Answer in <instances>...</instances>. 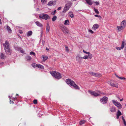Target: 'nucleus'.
Here are the masks:
<instances>
[{
    "instance_id": "nucleus-16",
    "label": "nucleus",
    "mask_w": 126,
    "mask_h": 126,
    "mask_svg": "<svg viewBox=\"0 0 126 126\" xmlns=\"http://www.w3.org/2000/svg\"><path fill=\"white\" fill-rule=\"evenodd\" d=\"M47 26H46V31L47 33H49V30H50V27L49 24L48 23L47 24Z\"/></svg>"
},
{
    "instance_id": "nucleus-47",
    "label": "nucleus",
    "mask_w": 126,
    "mask_h": 126,
    "mask_svg": "<svg viewBox=\"0 0 126 126\" xmlns=\"http://www.w3.org/2000/svg\"><path fill=\"white\" fill-rule=\"evenodd\" d=\"M124 126H126V122L125 120L123 121Z\"/></svg>"
},
{
    "instance_id": "nucleus-50",
    "label": "nucleus",
    "mask_w": 126,
    "mask_h": 126,
    "mask_svg": "<svg viewBox=\"0 0 126 126\" xmlns=\"http://www.w3.org/2000/svg\"><path fill=\"white\" fill-rule=\"evenodd\" d=\"M121 117H122V120H123V121L125 120V119L124 118V117L123 116H122Z\"/></svg>"
},
{
    "instance_id": "nucleus-42",
    "label": "nucleus",
    "mask_w": 126,
    "mask_h": 126,
    "mask_svg": "<svg viewBox=\"0 0 126 126\" xmlns=\"http://www.w3.org/2000/svg\"><path fill=\"white\" fill-rule=\"evenodd\" d=\"M9 97L10 98V104H11V103L14 104V102L13 101H11V98H10V96H9Z\"/></svg>"
},
{
    "instance_id": "nucleus-1",
    "label": "nucleus",
    "mask_w": 126,
    "mask_h": 126,
    "mask_svg": "<svg viewBox=\"0 0 126 126\" xmlns=\"http://www.w3.org/2000/svg\"><path fill=\"white\" fill-rule=\"evenodd\" d=\"M66 83L69 85L70 87L77 89H79V86L76 84L74 81L72 80L67 79L66 80Z\"/></svg>"
},
{
    "instance_id": "nucleus-60",
    "label": "nucleus",
    "mask_w": 126,
    "mask_h": 126,
    "mask_svg": "<svg viewBox=\"0 0 126 126\" xmlns=\"http://www.w3.org/2000/svg\"><path fill=\"white\" fill-rule=\"evenodd\" d=\"M46 50H49V49L47 48V47L46 48Z\"/></svg>"
},
{
    "instance_id": "nucleus-9",
    "label": "nucleus",
    "mask_w": 126,
    "mask_h": 126,
    "mask_svg": "<svg viewBox=\"0 0 126 126\" xmlns=\"http://www.w3.org/2000/svg\"><path fill=\"white\" fill-rule=\"evenodd\" d=\"M62 30L65 34H67L68 32V30L67 28L65 26H63L61 28Z\"/></svg>"
},
{
    "instance_id": "nucleus-27",
    "label": "nucleus",
    "mask_w": 126,
    "mask_h": 126,
    "mask_svg": "<svg viewBox=\"0 0 126 126\" xmlns=\"http://www.w3.org/2000/svg\"><path fill=\"white\" fill-rule=\"evenodd\" d=\"M48 58V57L47 56L45 57L44 56H43L42 59L43 61L45 62L46 60Z\"/></svg>"
},
{
    "instance_id": "nucleus-59",
    "label": "nucleus",
    "mask_w": 126,
    "mask_h": 126,
    "mask_svg": "<svg viewBox=\"0 0 126 126\" xmlns=\"http://www.w3.org/2000/svg\"><path fill=\"white\" fill-rule=\"evenodd\" d=\"M43 33V32H41V36H42V34Z\"/></svg>"
},
{
    "instance_id": "nucleus-41",
    "label": "nucleus",
    "mask_w": 126,
    "mask_h": 126,
    "mask_svg": "<svg viewBox=\"0 0 126 126\" xmlns=\"http://www.w3.org/2000/svg\"><path fill=\"white\" fill-rule=\"evenodd\" d=\"M56 10H55L53 12H52L51 13V14L52 15H54L56 13Z\"/></svg>"
},
{
    "instance_id": "nucleus-21",
    "label": "nucleus",
    "mask_w": 126,
    "mask_h": 126,
    "mask_svg": "<svg viewBox=\"0 0 126 126\" xmlns=\"http://www.w3.org/2000/svg\"><path fill=\"white\" fill-rule=\"evenodd\" d=\"M110 110L111 112L115 111L116 110V109L114 107H111L110 108Z\"/></svg>"
},
{
    "instance_id": "nucleus-55",
    "label": "nucleus",
    "mask_w": 126,
    "mask_h": 126,
    "mask_svg": "<svg viewBox=\"0 0 126 126\" xmlns=\"http://www.w3.org/2000/svg\"><path fill=\"white\" fill-rule=\"evenodd\" d=\"M90 53V52H87L86 54H88L89 55V54Z\"/></svg>"
},
{
    "instance_id": "nucleus-2",
    "label": "nucleus",
    "mask_w": 126,
    "mask_h": 126,
    "mask_svg": "<svg viewBox=\"0 0 126 126\" xmlns=\"http://www.w3.org/2000/svg\"><path fill=\"white\" fill-rule=\"evenodd\" d=\"M4 47V49L6 54L8 55H10L11 53V50L10 49L9 43L7 41L5 42V44H3Z\"/></svg>"
},
{
    "instance_id": "nucleus-33",
    "label": "nucleus",
    "mask_w": 126,
    "mask_h": 126,
    "mask_svg": "<svg viewBox=\"0 0 126 126\" xmlns=\"http://www.w3.org/2000/svg\"><path fill=\"white\" fill-rule=\"evenodd\" d=\"M94 10L95 12L97 14H98L99 13V12L97 9H95V8H94Z\"/></svg>"
},
{
    "instance_id": "nucleus-44",
    "label": "nucleus",
    "mask_w": 126,
    "mask_h": 126,
    "mask_svg": "<svg viewBox=\"0 0 126 126\" xmlns=\"http://www.w3.org/2000/svg\"><path fill=\"white\" fill-rule=\"evenodd\" d=\"M95 3L96 5H98L99 4V3L98 1H96L95 2Z\"/></svg>"
},
{
    "instance_id": "nucleus-53",
    "label": "nucleus",
    "mask_w": 126,
    "mask_h": 126,
    "mask_svg": "<svg viewBox=\"0 0 126 126\" xmlns=\"http://www.w3.org/2000/svg\"><path fill=\"white\" fill-rule=\"evenodd\" d=\"M123 100V98H122V99H121L120 100V101H122Z\"/></svg>"
},
{
    "instance_id": "nucleus-23",
    "label": "nucleus",
    "mask_w": 126,
    "mask_h": 126,
    "mask_svg": "<svg viewBox=\"0 0 126 126\" xmlns=\"http://www.w3.org/2000/svg\"><path fill=\"white\" fill-rule=\"evenodd\" d=\"M0 57L1 59H4L5 57L4 54L2 53L0 54Z\"/></svg>"
},
{
    "instance_id": "nucleus-32",
    "label": "nucleus",
    "mask_w": 126,
    "mask_h": 126,
    "mask_svg": "<svg viewBox=\"0 0 126 126\" xmlns=\"http://www.w3.org/2000/svg\"><path fill=\"white\" fill-rule=\"evenodd\" d=\"M81 58H83L84 59H88L89 58L88 56L87 55L84 56L83 57H81Z\"/></svg>"
},
{
    "instance_id": "nucleus-12",
    "label": "nucleus",
    "mask_w": 126,
    "mask_h": 126,
    "mask_svg": "<svg viewBox=\"0 0 126 126\" xmlns=\"http://www.w3.org/2000/svg\"><path fill=\"white\" fill-rule=\"evenodd\" d=\"M121 115L122 113L119 110H118L116 114L117 119H118L119 116Z\"/></svg>"
},
{
    "instance_id": "nucleus-22",
    "label": "nucleus",
    "mask_w": 126,
    "mask_h": 126,
    "mask_svg": "<svg viewBox=\"0 0 126 126\" xmlns=\"http://www.w3.org/2000/svg\"><path fill=\"white\" fill-rule=\"evenodd\" d=\"M32 31H29L28 32L27 34V35L28 36H29L32 35Z\"/></svg>"
},
{
    "instance_id": "nucleus-3",
    "label": "nucleus",
    "mask_w": 126,
    "mask_h": 126,
    "mask_svg": "<svg viewBox=\"0 0 126 126\" xmlns=\"http://www.w3.org/2000/svg\"><path fill=\"white\" fill-rule=\"evenodd\" d=\"M52 76L55 79H59L62 78L61 75L58 72L53 71L50 72Z\"/></svg>"
},
{
    "instance_id": "nucleus-18",
    "label": "nucleus",
    "mask_w": 126,
    "mask_h": 126,
    "mask_svg": "<svg viewBox=\"0 0 126 126\" xmlns=\"http://www.w3.org/2000/svg\"><path fill=\"white\" fill-rule=\"evenodd\" d=\"M109 82V84L111 86L113 87H115L116 88L118 87V84H115L114 83H112L111 82Z\"/></svg>"
},
{
    "instance_id": "nucleus-36",
    "label": "nucleus",
    "mask_w": 126,
    "mask_h": 126,
    "mask_svg": "<svg viewBox=\"0 0 126 126\" xmlns=\"http://www.w3.org/2000/svg\"><path fill=\"white\" fill-rule=\"evenodd\" d=\"M30 55H34V56H35V53L33 52H32V51L31 52H30Z\"/></svg>"
},
{
    "instance_id": "nucleus-11",
    "label": "nucleus",
    "mask_w": 126,
    "mask_h": 126,
    "mask_svg": "<svg viewBox=\"0 0 126 126\" xmlns=\"http://www.w3.org/2000/svg\"><path fill=\"white\" fill-rule=\"evenodd\" d=\"M90 74L94 76L97 77H100L101 76V75L100 74L98 73H95L93 72H91Z\"/></svg>"
},
{
    "instance_id": "nucleus-40",
    "label": "nucleus",
    "mask_w": 126,
    "mask_h": 126,
    "mask_svg": "<svg viewBox=\"0 0 126 126\" xmlns=\"http://www.w3.org/2000/svg\"><path fill=\"white\" fill-rule=\"evenodd\" d=\"M96 17H98L99 18H101V17L100 16L98 15H94Z\"/></svg>"
},
{
    "instance_id": "nucleus-58",
    "label": "nucleus",
    "mask_w": 126,
    "mask_h": 126,
    "mask_svg": "<svg viewBox=\"0 0 126 126\" xmlns=\"http://www.w3.org/2000/svg\"><path fill=\"white\" fill-rule=\"evenodd\" d=\"M76 0H71V1H76Z\"/></svg>"
},
{
    "instance_id": "nucleus-64",
    "label": "nucleus",
    "mask_w": 126,
    "mask_h": 126,
    "mask_svg": "<svg viewBox=\"0 0 126 126\" xmlns=\"http://www.w3.org/2000/svg\"><path fill=\"white\" fill-rule=\"evenodd\" d=\"M125 106L126 107V104L125 105Z\"/></svg>"
},
{
    "instance_id": "nucleus-56",
    "label": "nucleus",
    "mask_w": 126,
    "mask_h": 126,
    "mask_svg": "<svg viewBox=\"0 0 126 126\" xmlns=\"http://www.w3.org/2000/svg\"><path fill=\"white\" fill-rule=\"evenodd\" d=\"M3 63H0V64L1 65H2L3 64Z\"/></svg>"
},
{
    "instance_id": "nucleus-48",
    "label": "nucleus",
    "mask_w": 126,
    "mask_h": 126,
    "mask_svg": "<svg viewBox=\"0 0 126 126\" xmlns=\"http://www.w3.org/2000/svg\"><path fill=\"white\" fill-rule=\"evenodd\" d=\"M62 8V7H58L57 9V10H60Z\"/></svg>"
},
{
    "instance_id": "nucleus-38",
    "label": "nucleus",
    "mask_w": 126,
    "mask_h": 126,
    "mask_svg": "<svg viewBox=\"0 0 126 126\" xmlns=\"http://www.w3.org/2000/svg\"><path fill=\"white\" fill-rule=\"evenodd\" d=\"M120 79L123 80H125L126 79V78H125L123 77H119V78Z\"/></svg>"
},
{
    "instance_id": "nucleus-13",
    "label": "nucleus",
    "mask_w": 126,
    "mask_h": 126,
    "mask_svg": "<svg viewBox=\"0 0 126 126\" xmlns=\"http://www.w3.org/2000/svg\"><path fill=\"white\" fill-rule=\"evenodd\" d=\"M99 27V25L96 24L94 25L92 28V29L94 30H95Z\"/></svg>"
},
{
    "instance_id": "nucleus-10",
    "label": "nucleus",
    "mask_w": 126,
    "mask_h": 126,
    "mask_svg": "<svg viewBox=\"0 0 126 126\" xmlns=\"http://www.w3.org/2000/svg\"><path fill=\"white\" fill-rule=\"evenodd\" d=\"M108 98L106 97H104L100 99V101L103 103V104H105L107 102Z\"/></svg>"
},
{
    "instance_id": "nucleus-14",
    "label": "nucleus",
    "mask_w": 126,
    "mask_h": 126,
    "mask_svg": "<svg viewBox=\"0 0 126 126\" xmlns=\"http://www.w3.org/2000/svg\"><path fill=\"white\" fill-rule=\"evenodd\" d=\"M121 25L124 28L126 26V21L125 20L123 21L121 24Z\"/></svg>"
},
{
    "instance_id": "nucleus-49",
    "label": "nucleus",
    "mask_w": 126,
    "mask_h": 126,
    "mask_svg": "<svg viewBox=\"0 0 126 126\" xmlns=\"http://www.w3.org/2000/svg\"><path fill=\"white\" fill-rule=\"evenodd\" d=\"M12 100H16L17 99V98L16 97H15V98H12Z\"/></svg>"
},
{
    "instance_id": "nucleus-35",
    "label": "nucleus",
    "mask_w": 126,
    "mask_h": 126,
    "mask_svg": "<svg viewBox=\"0 0 126 126\" xmlns=\"http://www.w3.org/2000/svg\"><path fill=\"white\" fill-rule=\"evenodd\" d=\"M41 0L42 3L45 4L47 1V0Z\"/></svg>"
},
{
    "instance_id": "nucleus-25",
    "label": "nucleus",
    "mask_w": 126,
    "mask_h": 126,
    "mask_svg": "<svg viewBox=\"0 0 126 126\" xmlns=\"http://www.w3.org/2000/svg\"><path fill=\"white\" fill-rule=\"evenodd\" d=\"M87 3L90 5H92V3L91 0H85Z\"/></svg>"
},
{
    "instance_id": "nucleus-52",
    "label": "nucleus",
    "mask_w": 126,
    "mask_h": 126,
    "mask_svg": "<svg viewBox=\"0 0 126 126\" xmlns=\"http://www.w3.org/2000/svg\"><path fill=\"white\" fill-rule=\"evenodd\" d=\"M83 52L84 53H86H86L87 52H86L84 50H83Z\"/></svg>"
},
{
    "instance_id": "nucleus-29",
    "label": "nucleus",
    "mask_w": 126,
    "mask_h": 126,
    "mask_svg": "<svg viewBox=\"0 0 126 126\" xmlns=\"http://www.w3.org/2000/svg\"><path fill=\"white\" fill-rule=\"evenodd\" d=\"M57 18V16H54L53 17V18H52V20L53 21H54L56 20Z\"/></svg>"
},
{
    "instance_id": "nucleus-54",
    "label": "nucleus",
    "mask_w": 126,
    "mask_h": 126,
    "mask_svg": "<svg viewBox=\"0 0 126 126\" xmlns=\"http://www.w3.org/2000/svg\"><path fill=\"white\" fill-rule=\"evenodd\" d=\"M20 51H21V52L22 53H23V50H21Z\"/></svg>"
},
{
    "instance_id": "nucleus-4",
    "label": "nucleus",
    "mask_w": 126,
    "mask_h": 126,
    "mask_svg": "<svg viewBox=\"0 0 126 126\" xmlns=\"http://www.w3.org/2000/svg\"><path fill=\"white\" fill-rule=\"evenodd\" d=\"M71 5L72 3L70 2L67 3L65 5V7L63 10V12L64 13H65L69 10L70 8L71 7Z\"/></svg>"
},
{
    "instance_id": "nucleus-43",
    "label": "nucleus",
    "mask_w": 126,
    "mask_h": 126,
    "mask_svg": "<svg viewBox=\"0 0 126 126\" xmlns=\"http://www.w3.org/2000/svg\"><path fill=\"white\" fill-rule=\"evenodd\" d=\"M89 32H90L91 33H94V32L92 30H89Z\"/></svg>"
},
{
    "instance_id": "nucleus-39",
    "label": "nucleus",
    "mask_w": 126,
    "mask_h": 126,
    "mask_svg": "<svg viewBox=\"0 0 126 126\" xmlns=\"http://www.w3.org/2000/svg\"><path fill=\"white\" fill-rule=\"evenodd\" d=\"M33 103L35 104H36L37 103V100L36 99L34 100L33 101Z\"/></svg>"
},
{
    "instance_id": "nucleus-19",
    "label": "nucleus",
    "mask_w": 126,
    "mask_h": 126,
    "mask_svg": "<svg viewBox=\"0 0 126 126\" xmlns=\"http://www.w3.org/2000/svg\"><path fill=\"white\" fill-rule=\"evenodd\" d=\"M117 28L118 31H120L124 29L122 26L121 25L120 26H118L117 27Z\"/></svg>"
},
{
    "instance_id": "nucleus-7",
    "label": "nucleus",
    "mask_w": 126,
    "mask_h": 126,
    "mask_svg": "<svg viewBox=\"0 0 126 126\" xmlns=\"http://www.w3.org/2000/svg\"><path fill=\"white\" fill-rule=\"evenodd\" d=\"M126 44L125 43V40H123L122 42L121 46L120 47H116V48L118 50L122 49L124 48V46H125Z\"/></svg>"
},
{
    "instance_id": "nucleus-37",
    "label": "nucleus",
    "mask_w": 126,
    "mask_h": 126,
    "mask_svg": "<svg viewBox=\"0 0 126 126\" xmlns=\"http://www.w3.org/2000/svg\"><path fill=\"white\" fill-rule=\"evenodd\" d=\"M37 64H36L35 63H33L32 64V66L34 67H35V66L36 67Z\"/></svg>"
},
{
    "instance_id": "nucleus-57",
    "label": "nucleus",
    "mask_w": 126,
    "mask_h": 126,
    "mask_svg": "<svg viewBox=\"0 0 126 126\" xmlns=\"http://www.w3.org/2000/svg\"><path fill=\"white\" fill-rule=\"evenodd\" d=\"M0 24H2V23H1V19H0Z\"/></svg>"
},
{
    "instance_id": "nucleus-30",
    "label": "nucleus",
    "mask_w": 126,
    "mask_h": 126,
    "mask_svg": "<svg viewBox=\"0 0 126 126\" xmlns=\"http://www.w3.org/2000/svg\"><path fill=\"white\" fill-rule=\"evenodd\" d=\"M26 58L27 60H30L31 59V57L30 56H27L26 57Z\"/></svg>"
},
{
    "instance_id": "nucleus-31",
    "label": "nucleus",
    "mask_w": 126,
    "mask_h": 126,
    "mask_svg": "<svg viewBox=\"0 0 126 126\" xmlns=\"http://www.w3.org/2000/svg\"><path fill=\"white\" fill-rule=\"evenodd\" d=\"M69 16L71 18H73L74 17L73 14L71 12L69 13Z\"/></svg>"
},
{
    "instance_id": "nucleus-45",
    "label": "nucleus",
    "mask_w": 126,
    "mask_h": 126,
    "mask_svg": "<svg viewBox=\"0 0 126 126\" xmlns=\"http://www.w3.org/2000/svg\"><path fill=\"white\" fill-rule=\"evenodd\" d=\"M19 32L21 34H22L23 33V31L21 30H19Z\"/></svg>"
},
{
    "instance_id": "nucleus-26",
    "label": "nucleus",
    "mask_w": 126,
    "mask_h": 126,
    "mask_svg": "<svg viewBox=\"0 0 126 126\" xmlns=\"http://www.w3.org/2000/svg\"><path fill=\"white\" fill-rule=\"evenodd\" d=\"M69 22L68 20H65L64 24L65 25H69Z\"/></svg>"
},
{
    "instance_id": "nucleus-34",
    "label": "nucleus",
    "mask_w": 126,
    "mask_h": 126,
    "mask_svg": "<svg viewBox=\"0 0 126 126\" xmlns=\"http://www.w3.org/2000/svg\"><path fill=\"white\" fill-rule=\"evenodd\" d=\"M88 56L89 58L90 59H91L92 57V54L90 53L89 54Z\"/></svg>"
},
{
    "instance_id": "nucleus-24",
    "label": "nucleus",
    "mask_w": 126,
    "mask_h": 126,
    "mask_svg": "<svg viewBox=\"0 0 126 126\" xmlns=\"http://www.w3.org/2000/svg\"><path fill=\"white\" fill-rule=\"evenodd\" d=\"M6 29L9 32H12V31L11 29L10 28L9 26H8V25H7Z\"/></svg>"
},
{
    "instance_id": "nucleus-20",
    "label": "nucleus",
    "mask_w": 126,
    "mask_h": 126,
    "mask_svg": "<svg viewBox=\"0 0 126 126\" xmlns=\"http://www.w3.org/2000/svg\"><path fill=\"white\" fill-rule=\"evenodd\" d=\"M36 67L41 69H44V67L43 65L39 64H37Z\"/></svg>"
},
{
    "instance_id": "nucleus-5",
    "label": "nucleus",
    "mask_w": 126,
    "mask_h": 126,
    "mask_svg": "<svg viewBox=\"0 0 126 126\" xmlns=\"http://www.w3.org/2000/svg\"><path fill=\"white\" fill-rule=\"evenodd\" d=\"M39 17L40 18L47 20L49 17V16L47 14H43L40 15Z\"/></svg>"
},
{
    "instance_id": "nucleus-8",
    "label": "nucleus",
    "mask_w": 126,
    "mask_h": 126,
    "mask_svg": "<svg viewBox=\"0 0 126 126\" xmlns=\"http://www.w3.org/2000/svg\"><path fill=\"white\" fill-rule=\"evenodd\" d=\"M90 93L92 95H94L95 96H96L100 95L101 93L99 91H98L97 92H96L94 91H89Z\"/></svg>"
},
{
    "instance_id": "nucleus-63",
    "label": "nucleus",
    "mask_w": 126,
    "mask_h": 126,
    "mask_svg": "<svg viewBox=\"0 0 126 126\" xmlns=\"http://www.w3.org/2000/svg\"><path fill=\"white\" fill-rule=\"evenodd\" d=\"M16 95H18V94H16Z\"/></svg>"
},
{
    "instance_id": "nucleus-61",
    "label": "nucleus",
    "mask_w": 126,
    "mask_h": 126,
    "mask_svg": "<svg viewBox=\"0 0 126 126\" xmlns=\"http://www.w3.org/2000/svg\"><path fill=\"white\" fill-rule=\"evenodd\" d=\"M78 57L79 58H80L82 59V58H81L82 57H80L79 56H78Z\"/></svg>"
},
{
    "instance_id": "nucleus-62",
    "label": "nucleus",
    "mask_w": 126,
    "mask_h": 126,
    "mask_svg": "<svg viewBox=\"0 0 126 126\" xmlns=\"http://www.w3.org/2000/svg\"><path fill=\"white\" fill-rule=\"evenodd\" d=\"M117 98H118L119 99H120V98H119V97H117Z\"/></svg>"
},
{
    "instance_id": "nucleus-28",
    "label": "nucleus",
    "mask_w": 126,
    "mask_h": 126,
    "mask_svg": "<svg viewBox=\"0 0 126 126\" xmlns=\"http://www.w3.org/2000/svg\"><path fill=\"white\" fill-rule=\"evenodd\" d=\"M85 122L86 121L84 120L81 121L79 122V124L80 125H81L82 124H84Z\"/></svg>"
},
{
    "instance_id": "nucleus-17",
    "label": "nucleus",
    "mask_w": 126,
    "mask_h": 126,
    "mask_svg": "<svg viewBox=\"0 0 126 126\" xmlns=\"http://www.w3.org/2000/svg\"><path fill=\"white\" fill-rule=\"evenodd\" d=\"M35 23L39 27H43V25L39 22L38 21H37L35 22Z\"/></svg>"
},
{
    "instance_id": "nucleus-51",
    "label": "nucleus",
    "mask_w": 126,
    "mask_h": 126,
    "mask_svg": "<svg viewBox=\"0 0 126 126\" xmlns=\"http://www.w3.org/2000/svg\"><path fill=\"white\" fill-rule=\"evenodd\" d=\"M115 76H116V77H117L118 78H119V77L117 75H116V74H115Z\"/></svg>"
},
{
    "instance_id": "nucleus-15",
    "label": "nucleus",
    "mask_w": 126,
    "mask_h": 126,
    "mask_svg": "<svg viewBox=\"0 0 126 126\" xmlns=\"http://www.w3.org/2000/svg\"><path fill=\"white\" fill-rule=\"evenodd\" d=\"M56 4V1H50L48 3L47 5H48L52 6Z\"/></svg>"
},
{
    "instance_id": "nucleus-46",
    "label": "nucleus",
    "mask_w": 126,
    "mask_h": 126,
    "mask_svg": "<svg viewBox=\"0 0 126 126\" xmlns=\"http://www.w3.org/2000/svg\"><path fill=\"white\" fill-rule=\"evenodd\" d=\"M66 50L67 51H69L68 47H65Z\"/></svg>"
},
{
    "instance_id": "nucleus-6",
    "label": "nucleus",
    "mask_w": 126,
    "mask_h": 126,
    "mask_svg": "<svg viewBox=\"0 0 126 126\" xmlns=\"http://www.w3.org/2000/svg\"><path fill=\"white\" fill-rule=\"evenodd\" d=\"M112 102L113 104L119 109L122 108V105L120 104L119 102L116 101L115 100H113Z\"/></svg>"
}]
</instances>
